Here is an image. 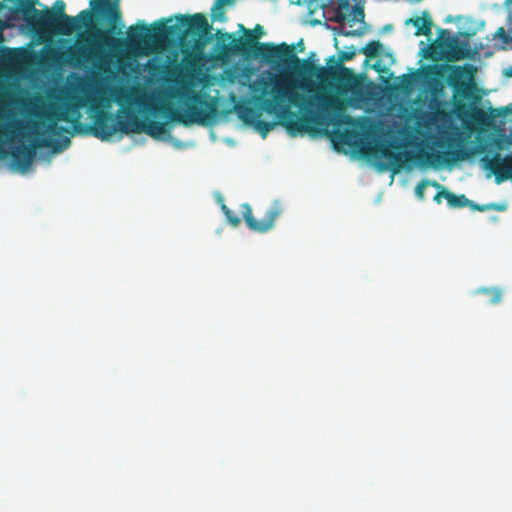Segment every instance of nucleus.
Returning <instances> with one entry per match:
<instances>
[{
	"label": "nucleus",
	"instance_id": "c9c22d12",
	"mask_svg": "<svg viewBox=\"0 0 512 512\" xmlns=\"http://www.w3.org/2000/svg\"><path fill=\"white\" fill-rule=\"evenodd\" d=\"M298 48H300V51H302L304 49L302 40H300V42L298 43Z\"/></svg>",
	"mask_w": 512,
	"mask_h": 512
},
{
	"label": "nucleus",
	"instance_id": "f257e3e1",
	"mask_svg": "<svg viewBox=\"0 0 512 512\" xmlns=\"http://www.w3.org/2000/svg\"><path fill=\"white\" fill-rule=\"evenodd\" d=\"M83 27L93 29L66 51L67 61L76 66L92 63L101 74L111 72V55L107 50L118 45L120 40L115 35L121 34L124 28L120 0H90L88 9L77 16L64 15L55 22L51 32L39 34L68 36Z\"/></svg>",
	"mask_w": 512,
	"mask_h": 512
},
{
	"label": "nucleus",
	"instance_id": "a211bd4d",
	"mask_svg": "<svg viewBox=\"0 0 512 512\" xmlns=\"http://www.w3.org/2000/svg\"><path fill=\"white\" fill-rule=\"evenodd\" d=\"M410 22L416 27V36L424 35L429 37L432 34V20L427 15L424 14L422 17H416L411 19Z\"/></svg>",
	"mask_w": 512,
	"mask_h": 512
},
{
	"label": "nucleus",
	"instance_id": "412c9836",
	"mask_svg": "<svg viewBox=\"0 0 512 512\" xmlns=\"http://www.w3.org/2000/svg\"><path fill=\"white\" fill-rule=\"evenodd\" d=\"M475 294H483L489 298V303L492 305L499 304L502 300L503 291L499 287H481L475 291Z\"/></svg>",
	"mask_w": 512,
	"mask_h": 512
},
{
	"label": "nucleus",
	"instance_id": "473e14b6",
	"mask_svg": "<svg viewBox=\"0 0 512 512\" xmlns=\"http://www.w3.org/2000/svg\"><path fill=\"white\" fill-rule=\"evenodd\" d=\"M218 2V5H231L234 0H216Z\"/></svg>",
	"mask_w": 512,
	"mask_h": 512
},
{
	"label": "nucleus",
	"instance_id": "4c0bfd02",
	"mask_svg": "<svg viewBox=\"0 0 512 512\" xmlns=\"http://www.w3.org/2000/svg\"><path fill=\"white\" fill-rule=\"evenodd\" d=\"M374 69H375L376 71H381L379 63H376V64L374 65Z\"/></svg>",
	"mask_w": 512,
	"mask_h": 512
},
{
	"label": "nucleus",
	"instance_id": "423d86ee",
	"mask_svg": "<svg viewBox=\"0 0 512 512\" xmlns=\"http://www.w3.org/2000/svg\"><path fill=\"white\" fill-rule=\"evenodd\" d=\"M401 147L396 143L379 144L376 146V153L389 161L391 170L394 173L399 172L406 162L414 160L420 166H434L436 163L452 165L457 161L467 159L469 153L462 148L448 150L445 152H419L413 154L409 151H400Z\"/></svg>",
	"mask_w": 512,
	"mask_h": 512
},
{
	"label": "nucleus",
	"instance_id": "4468645a",
	"mask_svg": "<svg viewBox=\"0 0 512 512\" xmlns=\"http://www.w3.org/2000/svg\"><path fill=\"white\" fill-rule=\"evenodd\" d=\"M37 4H39L38 0H22L17 8L22 12L27 25L39 34L43 32V20L41 18L42 11L35 8Z\"/></svg>",
	"mask_w": 512,
	"mask_h": 512
},
{
	"label": "nucleus",
	"instance_id": "2eb2a0df",
	"mask_svg": "<svg viewBox=\"0 0 512 512\" xmlns=\"http://www.w3.org/2000/svg\"><path fill=\"white\" fill-rule=\"evenodd\" d=\"M65 2L63 0H56L53 5V10L45 8L42 10L41 18L43 20V32H51L55 26V22L59 18H64Z\"/></svg>",
	"mask_w": 512,
	"mask_h": 512
},
{
	"label": "nucleus",
	"instance_id": "79ce46f5",
	"mask_svg": "<svg viewBox=\"0 0 512 512\" xmlns=\"http://www.w3.org/2000/svg\"><path fill=\"white\" fill-rule=\"evenodd\" d=\"M245 120V122H248L249 120L245 117V116H242Z\"/></svg>",
	"mask_w": 512,
	"mask_h": 512
},
{
	"label": "nucleus",
	"instance_id": "f8f14e48",
	"mask_svg": "<svg viewBox=\"0 0 512 512\" xmlns=\"http://www.w3.org/2000/svg\"><path fill=\"white\" fill-rule=\"evenodd\" d=\"M243 219L247 227L255 233H266L274 227L276 219L279 217L281 210L278 206L270 208L262 220H256L253 216L251 206L248 203L241 205Z\"/></svg>",
	"mask_w": 512,
	"mask_h": 512
},
{
	"label": "nucleus",
	"instance_id": "f704fd0d",
	"mask_svg": "<svg viewBox=\"0 0 512 512\" xmlns=\"http://www.w3.org/2000/svg\"><path fill=\"white\" fill-rule=\"evenodd\" d=\"M425 57L426 58H431V59H434V56L432 54L429 53V49H426L425 50Z\"/></svg>",
	"mask_w": 512,
	"mask_h": 512
},
{
	"label": "nucleus",
	"instance_id": "20e7f679",
	"mask_svg": "<svg viewBox=\"0 0 512 512\" xmlns=\"http://www.w3.org/2000/svg\"><path fill=\"white\" fill-rule=\"evenodd\" d=\"M74 103L64 104L62 109L53 110L48 112L45 117L48 120L46 131L51 135H59L63 132H69V130L63 126L58 125V121L69 122L73 125L75 132L91 134L94 137L107 141L116 132L119 131V121L124 120L122 117H115L112 113L99 110L93 117V124L85 126L80 122L81 114L79 109L86 105L83 97H75Z\"/></svg>",
	"mask_w": 512,
	"mask_h": 512
},
{
	"label": "nucleus",
	"instance_id": "6ab92c4d",
	"mask_svg": "<svg viewBox=\"0 0 512 512\" xmlns=\"http://www.w3.org/2000/svg\"><path fill=\"white\" fill-rule=\"evenodd\" d=\"M449 51L445 55L448 61H457L468 57L466 50L461 47L456 39H451L447 44Z\"/></svg>",
	"mask_w": 512,
	"mask_h": 512
},
{
	"label": "nucleus",
	"instance_id": "a878e982",
	"mask_svg": "<svg viewBox=\"0 0 512 512\" xmlns=\"http://www.w3.org/2000/svg\"><path fill=\"white\" fill-rule=\"evenodd\" d=\"M255 125L258 131L261 132L263 136H265L270 130H272L274 126L273 123L264 120H257Z\"/></svg>",
	"mask_w": 512,
	"mask_h": 512
},
{
	"label": "nucleus",
	"instance_id": "58836bf2",
	"mask_svg": "<svg viewBox=\"0 0 512 512\" xmlns=\"http://www.w3.org/2000/svg\"><path fill=\"white\" fill-rule=\"evenodd\" d=\"M9 1H10V2H12V3H16L17 5H19V4H20V2H21L22 0H9Z\"/></svg>",
	"mask_w": 512,
	"mask_h": 512
},
{
	"label": "nucleus",
	"instance_id": "7ed1b4c3",
	"mask_svg": "<svg viewBox=\"0 0 512 512\" xmlns=\"http://www.w3.org/2000/svg\"><path fill=\"white\" fill-rule=\"evenodd\" d=\"M239 29L244 32V37L237 38L233 33L217 30L214 51L221 57L234 55H250L261 57L268 63L279 62L283 66L291 67L302 74L313 75L323 79L330 70L317 66L310 60L301 61L294 53L293 46L286 43L275 45L273 43H261L258 41L264 34V29L257 24L253 30L246 29L239 24Z\"/></svg>",
	"mask_w": 512,
	"mask_h": 512
},
{
	"label": "nucleus",
	"instance_id": "c85d7f7f",
	"mask_svg": "<svg viewBox=\"0 0 512 512\" xmlns=\"http://www.w3.org/2000/svg\"><path fill=\"white\" fill-rule=\"evenodd\" d=\"M401 82L404 87L409 88L412 83V76L409 74L402 75Z\"/></svg>",
	"mask_w": 512,
	"mask_h": 512
},
{
	"label": "nucleus",
	"instance_id": "72a5a7b5",
	"mask_svg": "<svg viewBox=\"0 0 512 512\" xmlns=\"http://www.w3.org/2000/svg\"><path fill=\"white\" fill-rule=\"evenodd\" d=\"M221 209L225 216L230 212V209L225 204L221 205Z\"/></svg>",
	"mask_w": 512,
	"mask_h": 512
},
{
	"label": "nucleus",
	"instance_id": "b1692460",
	"mask_svg": "<svg viewBox=\"0 0 512 512\" xmlns=\"http://www.w3.org/2000/svg\"><path fill=\"white\" fill-rule=\"evenodd\" d=\"M225 5H218V2L215 1L213 7H212V20L213 21H219V22H225L226 21V13L224 10Z\"/></svg>",
	"mask_w": 512,
	"mask_h": 512
},
{
	"label": "nucleus",
	"instance_id": "bb28decb",
	"mask_svg": "<svg viewBox=\"0 0 512 512\" xmlns=\"http://www.w3.org/2000/svg\"><path fill=\"white\" fill-rule=\"evenodd\" d=\"M225 217L233 227H237L241 222L240 218L231 210Z\"/></svg>",
	"mask_w": 512,
	"mask_h": 512
},
{
	"label": "nucleus",
	"instance_id": "dca6fc26",
	"mask_svg": "<svg viewBox=\"0 0 512 512\" xmlns=\"http://www.w3.org/2000/svg\"><path fill=\"white\" fill-rule=\"evenodd\" d=\"M455 110L457 116L461 119H471L481 122L485 116L483 110L476 105H467L465 103L456 104Z\"/></svg>",
	"mask_w": 512,
	"mask_h": 512
},
{
	"label": "nucleus",
	"instance_id": "9b49d317",
	"mask_svg": "<svg viewBox=\"0 0 512 512\" xmlns=\"http://www.w3.org/2000/svg\"><path fill=\"white\" fill-rule=\"evenodd\" d=\"M127 120L119 121V131L121 133H141L144 132L152 138H159L166 132V123L156 120H140L130 110L126 111Z\"/></svg>",
	"mask_w": 512,
	"mask_h": 512
},
{
	"label": "nucleus",
	"instance_id": "f03ea898",
	"mask_svg": "<svg viewBox=\"0 0 512 512\" xmlns=\"http://www.w3.org/2000/svg\"><path fill=\"white\" fill-rule=\"evenodd\" d=\"M252 90L260 93L256 101L263 109L268 113L277 114L281 124L292 135L306 131L308 129L306 124L318 122L320 115L311 109L314 99L331 120L338 124L350 121V117L345 115L346 102L339 96L319 94L306 98L295 90L292 82L286 77L277 75H270L268 78L260 77L253 83Z\"/></svg>",
	"mask_w": 512,
	"mask_h": 512
},
{
	"label": "nucleus",
	"instance_id": "37998d69",
	"mask_svg": "<svg viewBox=\"0 0 512 512\" xmlns=\"http://www.w3.org/2000/svg\"><path fill=\"white\" fill-rule=\"evenodd\" d=\"M509 107H510V108H511V110H512V104H511Z\"/></svg>",
	"mask_w": 512,
	"mask_h": 512
},
{
	"label": "nucleus",
	"instance_id": "5701e85b",
	"mask_svg": "<svg viewBox=\"0 0 512 512\" xmlns=\"http://www.w3.org/2000/svg\"><path fill=\"white\" fill-rule=\"evenodd\" d=\"M429 185H432L436 188H440V184H438L436 181H428V180H422L421 182H419L415 188V194L416 196L420 199V200H423L425 198V189L429 186Z\"/></svg>",
	"mask_w": 512,
	"mask_h": 512
},
{
	"label": "nucleus",
	"instance_id": "6e6552de",
	"mask_svg": "<svg viewBox=\"0 0 512 512\" xmlns=\"http://www.w3.org/2000/svg\"><path fill=\"white\" fill-rule=\"evenodd\" d=\"M424 70L427 76H442L443 70L449 71L447 83L457 95L467 100L478 99L475 94L477 87L473 80L476 68L472 64L463 66L428 65Z\"/></svg>",
	"mask_w": 512,
	"mask_h": 512
},
{
	"label": "nucleus",
	"instance_id": "a19ab883",
	"mask_svg": "<svg viewBox=\"0 0 512 512\" xmlns=\"http://www.w3.org/2000/svg\"><path fill=\"white\" fill-rule=\"evenodd\" d=\"M507 75L512 76V70L507 73Z\"/></svg>",
	"mask_w": 512,
	"mask_h": 512
},
{
	"label": "nucleus",
	"instance_id": "ddd939ff",
	"mask_svg": "<svg viewBox=\"0 0 512 512\" xmlns=\"http://www.w3.org/2000/svg\"><path fill=\"white\" fill-rule=\"evenodd\" d=\"M481 161L484 168L494 174L496 183L512 180V156L503 158L500 153H495L493 157L485 156Z\"/></svg>",
	"mask_w": 512,
	"mask_h": 512
},
{
	"label": "nucleus",
	"instance_id": "ea45409f",
	"mask_svg": "<svg viewBox=\"0 0 512 512\" xmlns=\"http://www.w3.org/2000/svg\"><path fill=\"white\" fill-rule=\"evenodd\" d=\"M391 27H392L391 25H387V26H385V30H389V29H391Z\"/></svg>",
	"mask_w": 512,
	"mask_h": 512
},
{
	"label": "nucleus",
	"instance_id": "cd10ccee",
	"mask_svg": "<svg viewBox=\"0 0 512 512\" xmlns=\"http://www.w3.org/2000/svg\"><path fill=\"white\" fill-rule=\"evenodd\" d=\"M497 35L501 36L505 44L512 43V37L505 32L503 27L497 30Z\"/></svg>",
	"mask_w": 512,
	"mask_h": 512
},
{
	"label": "nucleus",
	"instance_id": "7c9ffc66",
	"mask_svg": "<svg viewBox=\"0 0 512 512\" xmlns=\"http://www.w3.org/2000/svg\"><path fill=\"white\" fill-rule=\"evenodd\" d=\"M505 6L508 10V20L512 23V0H506Z\"/></svg>",
	"mask_w": 512,
	"mask_h": 512
},
{
	"label": "nucleus",
	"instance_id": "4be33fe9",
	"mask_svg": "<svg viewBox=\"0 0 512 512\" xmlns=\"http://www.w3.org/2000/svg\"><path fill=\"white\" fill-rule=\"evenodd\" d=\"M444 198L447 200L450 207L462 208L472 205V201L469 200L465 195H455L452 192H445Z\"/></svg>",
	"mask_w": 512,
	"mask_h": 512
},
{
	"label": "nucleus",
	"instance_id": "aec40b11",
	"mask_svg": "<svg viewBox=\"0 0 512 512\" xmlns=\"http://www.w3.org/2000/svg\"><path fill=\"white\" fill-rule=\"evenodd\" d=\"M384 46L380 41H370L359 50V53L364 54L368 59H375L382 55Z\"/></svg>",
	"mask_w": 512,
	"mask_h": 512
},
{
	"label": "nucleus",
	"instance_id": "c756f323",
	"mask_svg": "<svg viewBox=\"0 0 512 512\" xmlns=\"http://www.w3.org/2000/svg\"><path fill=\"white\" fill-rule=\"evenodd\" d=\"M243 112L245 113V115H250L252 119L259 117V114L253 108L250 107H245L243 109Z\"/></svg>",
	"mask_w": 512,
	"mask_h": 512
},
{
	"label": "nucleus",
	"instance_id": "2f4dec72",
	"mask_svg": "<svg viewBox=\"0 0 512 512\" xmlns=\"http://www.w3.org/2000/svg\"><path fill=\"white\" fill-rule=\"evenodd\" d=\"M445 192H449L448 190H442L441 192H438L435 196H434V201H436L437 203H440L441 202V198L444 197V193Z\"/></svg>",
	"mask_w": 512,
	"mask_h": 512
},
{
	"label": "nucleus",
	"instance_id": "0eeeda50",
	"mask_svg": "<svg viewBox=\"0 0 512 512\" xmlns=\"http://www.w3.org/2000/svg\"><path fill=\"white\" fill-rule=\"evenodd\" d=\"M177 96L186 100L184 113L174 109L172 105H163L161 111L171 119L185 126L191 124H205L216 113V103L208 100L205 94L196 93L188 87H182L177 91Z\"/></svg>",
	"mask_w": 512,
	"mask_h": 512
},
{
	"label": "nucleus",
	"instance_id": "393cba45",
	"mask_svg": "<svg viewBox=\"0 0 512 512\" xmlns=\"http://www.w3.org/2000/svg\"><path fill=\"white\" fill-rule=\"evenodd\" d=\"M473 210H477V211H487V210H497V211H502L504 209V207L502 205H499V204H495V203H490V204H486V205H479V204H476L472 201V205H469Z\"/></svg>",
	"mask_w": 512,
	"mask_h": 512
},
{
	"label": "nucleus",
	"instance_id": "e433bc0d",
	"mask_svg": "<svg viewBox=\"0 0 512 512\" xmlns=\"http://www.w3.org/2000/svg\"><path fill=\"white\" fill-rule=\"evenodd\" d=\"M298 48H300V51H302L304 49L302 40H300V42L298 43Z\"/></svg>",
	"mask_w": 512,
	"mask_h": 512
},
{
	"label": "nucleus",
	"instance_id": "1a4fd4ad",
	"mask_svg": "<svg viewBox=\"0 0 512 512\" xmlns=\"http://www.w3.org/2000/svg\"><path fill=\"white\" fill-rule=\"evenodd\" d=\"M318 5L322 8L331 6L333 16L331 21L340 24H346L350 29L343 30L344 36H361L364 34V9L361 6H351L348 0H336L332 3L331 0H318Z\"/></svg>",
	"mask_w": 512,
	"mask_h": 512
},
{
	"label": "nucleus",
	"instance_id": "9d476101",
	"mask_svg": "<svg viewBox=\"0 0 512 512\" xmlns=\"http://www.w3.org/2000/svg\"><path fill=\"white\" fill-rule=\"evenodd\" d=\"M70 144V139L65 137L62 144L51 138H43L36 140L33 146H19L11 152L13 162L21 169H28L35 157V149L37 147H49L54 152H60Z\"/></svg>",
	"mask_w": 512,
	"mask_h": 512
},
{
	"label": "nucleus",
	"instance_id": "f3484780",
	"mask_svg": "<svg viewBox=\"0 0 512 512\" xmlns=\"http://www.w3.org/2000/svg\"><path fill=\"white\" fill-rule=\"evenodd\" d=\"M356 55V52L355 50H351V51H342L339 53V62L337 63L336 67H337V70H338V78L341 79V80H351L352 78H354V73L351 69L345 67L342 62L344 61H349V60H352L354 58V56Z\"/></svg>",
	"mask_w": 512,
	"mask_h": 512
},
{
	"label": "nucleus",
	"instance_id": "39448f33",
	"mask_svg": "<svg viewBox=\"0 0 512 512\" xmlns=\"http://www.w3.org/2000/svg\"><path fill=\"white\" fill-rule=\"evenodd\" d=\"M177 20L178 24H168L171 19H162L151 28L145 23L136 24L129 27L128 34L132 41L140 42L148 37L153 40H163L169 36L178 35L181 32V27L185 29L184 32L186 34H191L199 38L207 37L210 33L211 26L206 16L202 13L179 15L177 16Z\"/></svg>",
	"mask_w": 512,
	"mask_h": 512
}]
</instances>
